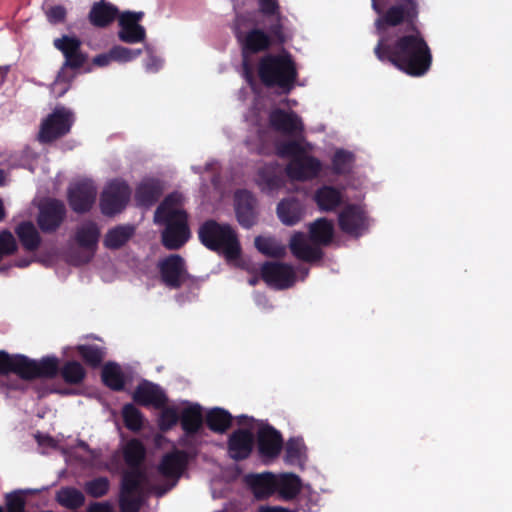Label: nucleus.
<instances>
[{"label": "nucleus", "mask_w": 512, "mask_h": 512, "mask_svg": "<svg viewBox=\"0 0 512 512\" xmlns=\"http://www.w3.org/2000/svg\"><path fill=\"white\" fill-rule=\"evenodd\" d=\"M381 1L373 0V9L378 13L375 21L379 41L375 54L380 61H389L398 69L411 76H422L430 68L432 55L422 35L416 29L397 36L396 27L412 23L417 11L413 0H400L385 11Z\"/></svg>", "instance_id": "1"}, {"label": "nucleus", "mask_w": 512, "mask_h": 512, "mask_svg": "<svg viewBox=\"0 0 512 512\" xmlns=\"http://www.w3.org/2000/svg\"><path fill=\"white\" fill-rule=\"evenodd\" d=\"M144 455L145 448L138 440L129 441L124 448L125 461L130 469L125 472L122 480L120 496L122 512H138L143 496L147 492L153 491L158 496H162L175 485L187 462L186 454L180 451H174L164 456L159 471L164 477L171 478L173 481L167 488L158 489L149 483L146 475L139 468Z\"/></svg>", "instance_id": "2"}, {"label": "nucleus", "mask_w": 512, "mask_h": 512, "mask_svg": "<svg viewBox=\"0 0 512 512\" xmlns=\"http://www.w3.org/2000/svg\"><path fill=\"white\" fill-rule=\"evenodd\" d=\"M154 219L156 223L166 224L162 240L168 249H178L189 239L190 231L181 194L169 195L157 209Z\"/></svg>", "instance_id": "3"}, {"label": "nucleus", "mask_w": 512, "mask_h": 512, "mask_svg": "<svg viewBox=\"0 0 512 512\" xmlns=\"http://www.w3.org/2000/svg\"><path fill=\"white\" fill-rule=\"evenodd\" d=\"M310 149L311 145L302 141H288L278 145V153L290 158L286 172L291 179L309 180L320 172L322 164L308 154Z\"/></svg>", "instance_id": "4"}, {"label": "nucleus", "mask_w": 512, "mask_h": 512, "mask_svg": "<svg viewBox=\"0 0 512 512\" xmlns=\"http://www.w3.org/2000/svg\"><path fill=\"white\" fill-rule=\"evenodd\" d=\"M311 237L304 233H295L290 240L289 246L293 255L303 261H316L321 257L319 248L327 244L333 236V225L326 219H318L310 226Z\"/></svg>", "instance_id": "5"}, {"label": "nucleus", "mask_w": 512, "mask_h": 512, "mask_svg": "<svg viewBox=\"0 0 512 512\" xmlns=\"http://www.w3.org/2000/svg\"><path fill=\"white\" fill-rule=\"evenodd\" d=\"M199 238L207 248L224 254L228 260L236 259L240 253L236 233L227 224L206 221L199 229Z\"/></svg>", "instance_id": "6"}, {"label": "nucleus", "mask_w": 512, "mask_h": 512, "mask_svg": "<svg viewBox=\"0 0 512 512\" xmlns=\"http://www.w3.org/2000/svg\"><path fill=\"white\" fill-rule=\"evenodd\" d=\"M259 76L266 85L278 86L284 92H288L293 87L296 69L286 53L267 55L259 64Z\"/></svg>", "instance_id": "7"}, {"label": "nucleus", "mask_w": 512, "mask_h": 512, "mask_svg": "<svg viewBox=\"0 0 512 512\" xmlns=\"http://www.w3.org/2000/svg\"><path fill=\"white\" fill-rule=\"evenodd\" d=\"M80 41L75 37L63 36L56 39L54 45L65 56V64L51 86L56 97H61L69 89L70 81L75 77V68L84 63V56L80 52Z\"/></svg>", "instance_id": "8"}, {"label": "nucleus", "mask_w": 512, "mask_h": 512, "mask_svg": "<svg viewBox=\"0 0 512 512\" xmlns=\"http://www.w3.org/2000/svg\"><path fill=\"white\" fill-rule=\"evenodd\" d=\"M181 425L185 431L182 445L190 448L202 442L203 412L199 404L187 401L180 402Z\"/></svg>", "instance_id": "9"}, {"label": "nucleus", "mask_w": 512, "mask_h": 512, "mask_svg": "<svg viewBox=\"0 0 512 512\" xmlns=\"http://www.w3.org/2000/svg\"><path fill=\"white\" fill-rule=\"evenodd\" d=\"M74 122L72 111L63 106L56 107L53 112L43 120L39 132L41 142H50L67 134Z\"/></svg>", "instance_id": "10"}, {"label": "nucleus", "mask_w": 512, "mask_h": 512, "mask_svg": "<svg viewBox=\"0 0 512 512\" xmlns=\"http://www.w3.org/2000/svg\"><path fill=\"white\" fill-rule=\"evenodd\" d=\"M244 21L245 19L243 17H237L235 22V34L238 40L243 44L244 48V77L247 80V82L252 84V71L249 66L246 54L248 51L257 52L262 49H265L269 45V39L267 35L259 29H253L248 33L243 31L241 29V23Z\"/></svg>", "instance_id": "11"}, {"label": "nucleus", "mask_w": 512, "mask_h": 512, "mask_svg": "<svg viewBox=\"0 0 512 512\" xmlns=\"http://www.w3.org/2000/svg\"><path fill=\"white\" fill-rule=\"evenodd\" d=\"M130 197L128 185L121 180L109 182L101 195L100 207L103 214L112 216L121 212Z\"/></svg>", "instance_id": "12"}, {"label": "nucleus", "mask_w": 512, "mask_h": 512, "mask_svg": "<svg viewBox=\"0 0 512 512\" xmlns=\"http://www.w3.org/2000/svg\"><path fill=\"white\" fill-rule=\"evenodd\" d=\"M15 373L22 378H34L36 376H54L58 371V361L54 357H47L40 362L32 361L25 356L16 355Z\"/></svg>", "instance_id": "13"}, {"label": "nucleus", "mask_w": 512, "mask_h": 512, "mask_svg": "<svg viewBox=\"0 0 512 512\" xmlns=\"http://www.w3.org/2000/svg\"><path fill=\"white\" fill-rule=\"evenodd\" d=\"M99 238V229L92 222L83 223L75 233V243L79 253L74 259L75 263L83 264L93 257Z\"/></svg>", "instance_id": "14"}, {"label": "nucleus", "mask_w": 512, "mask_h": 512, "mask_svg": "<svg viewBox=\"0 0 512 512\" xmlns=\"http://www.w3.org/2000/svg\"><path fill=\"white\" fill-rule=\"evenodd\" d=\"M143 12L126 11L118 15L120 30L118 37L129 44L141 43L146 38L145 28L139 24L143 18Z\"/></svg>", "instance_id": "15"}, {"label": "nucleus", "mask_w": 512, "mask_h": 512, "mask_svg": "<svg viewBox=\"0 0 512 512\" xmlns=\"http://www.w3.org/2000/svg\"><path fill=\"white\" fill-rule=\"evenodd\" d=\"M96 187L91 180L74 183L69 189V202L76 212H84L91 208L96 198Z\"/></svg>", "instance_id": "16"}, {"label": "nucleus", "mask_w": 512, "mask_h": 512, "mask_svg": "<svg viewBox=\"0 0 512 512\" xmlns=\"http://www.w3.org/2000/svg\"><path fill=\"white\" fill-rule=\"evenodd\" d=\"M64 216V204L55 199H48L40 207L38 224L44 232H51L60 226Z\"/></svg>", "instance_id": "17"}, {"label": "nucleus", "mask_w": 512, "mask_h": 512, "mask_svg": "<svg viewBox=\"0 0 512 512\" xmlns=\"http://www.w3.org/2000/svg\"><path fill=\"white\" fill-rule=\"evenodd\" d=\"M262 276L268 285L279 289L290 287L295 281L292 267L282 263L270 262L264 264Z\"/></svg>", "instance_id": "18"}, {"label": "nucleus", "mask_w": 512, "mask_h": 512, "mask_svg": "<svg viewBox=\"0 0 512 512\" xmlns=\"http://www.w3.org/2000/svg\"><path fill=\"white\" fill-rule=\"evenodd\" d=\"M163 282L170 287H178L186 279L187 273L183 259L178 255H171L159 263Z\"/></svg>", "instance_id": "19"}, {"label": "nucleus", "mask_w": 512, "mask_h": 512, "mask_svg": "<svg viewBox=\"0 0 512 512\" xmlns=\"http://www.w3.org/2000/svg\"><path fill=\"white\" fill-rule=\"evenodd\" d=\"M341 229L350 235L358 236L367 227L366 217L359 206H347L339 215Z\"/></svg>", "instance_id": "20"}, {"label": "nucleus", "mask_w": 512, "mask_h": 512, "mask_svg": "<svg viewBox=\"0 0 512 512\" xmlns=\"http://www.w3.org/2000/svg\"><path fill=\"white\" fill-rule=\"evenodd\" d=\"M271 126L284 134L296 135L303 128L300 118L293 112L274 109L269 114Z\"/></svg>", "instance_id": "21"}, {"label": "nucleus", "mask_w": 512, "mask_h": 512, "mask_svg": "<svg viewBox=\"0 0 512 512\" xmlns=\"http://www.w3.org/2000/svg\"><path fill=\"white\" fill-rule=\"evenodd\" d=\"M134 400L145 406L161 408L166 403V396L159 386L145 381L135 390Z\"/></svg>", "instance_id": "22"}, {"label": "nucleus", "mask_w": 512, "mask_h": 512, "mask_svg": "<svg viewBox=\"0 0 512 512\" xmlns=\"http://www.w3.org/2000/svg\"><path fill=\"white\" fill-rule=\"evenodd\" d=\"M236 214L240 224L246 228L255 223V199L248 191H239L235 196Z\"/></svg>", "instance_id": "23"}, {"label": "nucleus", "mask_w": 512, "mask_h": 512, "mask_svg": "<svg viewBox=\"0 0 512 512\" xmlns=\"http://www.w3.org/2000/svg\"><path fill=\"white\" fill-rule=\"evenodd\" d=\"M259 450L265 457L277 456L282 447L280 434L269 426H263L258 431Z\"/></svg>", "instance_id": "24"}, {"label": "nucleus", "mask_w": 512, "mask_h": 512, "mask_svg": "<svg viewBox=\"0 0 512 512\" xmlns=\"http://www.w3.org/2000/svg\"><path fill=\"white\" fill-rule=\"evenodd\" d=\"M254 435L249 430H238L232 434L229 441V454L233 459L246 458L253 446Z\"/></svg>", "instance_id": "25"}, {"label": "nucleus", "mask_w": 512, "mask_h": 512, "mask_svg": "<svg viewBox=\"0 0 512 512\" xmlns=\"http://www.w3.org/2000/svg\"><path fill=\"white\" fill-rule=\"evenodd\" d=\"M304 207L295 198L282 200L277 206V215L280 221L287 226L297 224L303 217Z\"/></svg>", "instance_id": "26"}, {"label": "nucleus", "mask_w": 512, "mask_h": 512, "mask_svg": "<svg viewBox=\"0 0 512 512\" xmlns=\"http://www.w3.org/2000/svg\"><path fill=\"white\" fill-rule=\"evenodd\" d=\"M163 184L155 178H146L138 186L136 199L140 205H151L161 194Z\"/></svg>", "instance_id": "27"}, {"label": "nucleus", "mask_w": 512, "mask_h": 512, "mask_svg": "<svg viewBox=\"0 0 512 512\" xmlns=\"http://www.w3.org/2000/svg\"><path fill=\"white\" fill-rule=\"evenodd\" d=\"M314 200L322 211H332L342 201V193L331 186H322L319 188L314 195Z\"/></svg>", "instance_id": "28"}, {"label": "nucleus", "mask_w": 512, "mask_h": 512, "mask_svg": "<svg viewBox=\"0 0 512 512\" xmlns=\"http://www.w3.org/2000/svg\"><path fill=\"white\" fill-rule=\"evenodd\" d=\"M276 492L284 499L294 498L300 491V479L290 473L275 475Z\"/></svg>", "instance_id": "29"}, {"label": "nucleus", "mask_w": 512, "mask_h": 512, "mask_svg": "<svg viewBox=\"0 0 512 512\" xmlns=\"http://www.w3.org/2000/svg\"><path fill=\"white\" fill-rule=\"evenodd\" d=\"M261 12L266 16L269 26L268 30L271 35L283 41L284 37L281 33V19L278 13V6L274 0H260Z\"/></svg>", "instance_id": "30"}, {"label": "nucleus", "mask_w": 512, "mask_h": 512, "mask_svg": "<svg viewBox=\"0 0 512 512\" xmlns=\"http://www.w3.org/2000/svg\"><path fill=\"white\" fill-rule=\"evenodd\" d=\"M249 483L258 498H264L276 492L275 474L253 475L250 477Z\"/></svg>", "instance_id": "31"}, {"label": "nucleus", "mask_w": 512, "mask_h": 512, "mask_svg": "<svg viewBox=\"0 0 512 512\" xmlns=\"http://www.w3.org/2000/svg\"><path fill=\"white\" fill-rule=\"evenodd\" d=\"M116 7L107 4V3H99L95 4L90 11V20L96 26H106L117 15Z\"/></svg>", "instance_id": "32"}, {"label": "nucleus", "mask_w": 512, "mask_h": 512, "mask_svg": "<svg viewBox=\"0 0 512 512\" xmlns=\"http://www.w3.org/2000/svg\"><path fill=\"white\" fill-rule=\"evenodd\" d=\"M16 233L25 249L36 250L40 244V236L35 226L30 222L21 223Z\"/></svg>", "instance_id": "33"}, {"label": "nucleus", "mask_w": 512, "mask_h": 512, "mask_svg": "<svg viewBox=\"0 0 512 512\" xmlns=\"http://www.w3.org/2000/svg\"><path fill=\"white\" fill-rule=\"evenodd\" d=\"M134 233V228L130 225L117 226L108 231L105 236V245L108 248L116 249L125 244Z\"/></svg>", "instance_id": "34"}, {"label": "nucleus", "mask_w": 512, "mask_h": 512, "mask_svg": "<svg viewBox=\"0 0 512 512\" xmlns=\"http://www.w3.org/2000/svg\"><path fill=\"white\" fill-rule=\"evenodd\" d=\"M206 422L211 430L224 432L230 426L231 415L221 408H213L207 412Z\"/></svg>", "instance_id": "35"}, {"label": "nucleus", "mask_w": 512, "mask_h": 512, "mask_svg": "<svg viewBox=\"0 0 512 512\" xmlns=\"http://www.w3.org/2000/svg\"><path fill=\"white\" fill-rule=\"evenodd\" d=\"M306 459V447L302 439H290L286 445L287 463L302 466Z\"/></svg>", "instance_id": "36"}, {"label": "nucleus", "mask_w": 512, "mask_h": 512, "mask_svg": "<svg viewBox=\"0 0 512 512\" xmlns=\"http://www.w3.org/2000/svg\"><path fill=\"white\" fill-rule=\"evenodd\" d=\"M255 246L261 253L271 257H281L286 251L285 245L272 237H257Z\"/></svg>", "instance_id": "37"}, {"label": "nucleus", "mask_w": 512, "mask_h": 512, "mask_svg": "<svg viewBox=\"0 0 512 512\" xmlns=\"http://www.w3.org/2000/svg\"><path fill=\"white\" fill-rule=\"evenodd\" d=\"M102 379L108 387L114 390H120L123 388L124 376L121 368L117 364H106L102 370Z\"/></svg>", "instance_id": "38"}, {"label": "nucleus", "mask_w": 512, "mask_h": 512, "mask_svg": "<svg viewBox=\"0 0 512 512\" xmlns=\"http://www.w3.org/2000/svg\"><path fill=\"white\" fill-rule=\"evenodd\" d=\"M58 502L68 508H77L84 503V495L75 488H63L57 493Z\"/></svg>", "instance_id": "39"}, {"label": "nucleus", "mask_w": 512, "mask_h": 512, "mask_svg": "<svg viewBox=\"0 0 512 512\" xmlns=\"http://www.w3.org/2000/svg\"><path fill=\"white\" fill-rule=\"evenodd\" d=\"M61 375L67 383L78 384L84 379L85 370L80 363L70 361L62 367Z\"/></svg>", "instance_id": "40"}, {"label": "nucleus", "mask_w": 512, "mask_h": 512, "mask_svg": "<svg viewBox=\"0 0 512 512\" xmlns=\"http://www.w3.org/2000/svg\"><path fill=\"white\" fill-rule=\"evenodd\" d=\"M122 415L128 429L137 431L143 426L142 414L134 405H125L122 410Z\"/></svg>", "instance_id": "41"}, {"label": "nucleus", "mask_w": 512, "mask_h": 512, "mask_svg": "<svg viewBox=\"0 0 512 512\" xmlns=\"http://www.w3.org/2000/svg\"><path fill=\"white\" fill-rule=\"evenodd\" d=\"M181 417L180 403L164 407L159 418V425L162 430H167L177 423Z\"/></svg>", "instance_id": "42"}, {"label": "nucleus", "mask_w": 512, "mask_h": 512, "mask_svg": "<svg viewBox=\"0 0 512 512\" xmlns=\"http://www.w3.org/2000/svg\"><path fill=\"white\" fill-rule=\"evenodd\" d=\"M353 154L345 150H337L333 160V169L336 173L342 174L350 171L353 164Z\"/></svg>", "instance_id": "43"}, {"label": "nucleus", "mask_w": 512, "mask_h": 512, "mask_svg": "<svg viewBox=\"0 0 512 512\" xmlns=\"http://www.w3.org/2000/svg\"><path fill=\"white\" fill-rule=\"evenodd\" d=\"M78 350L84 360L93 366L98 365L104 357L103 349L96 345H81Z\"/></svg>", "instance_id": "44"}, {"label": "nucleus", "mask_w": 512, "mask_h": 512, "mask_svg": "<svg viewBox=\"0 0 512 512\" xmlns=\"http://www.w3.org/2000/svg\"><path fill=\"white\" fill-rule=\"evenodd\" d=\"M142 54L141 49H130L123 46H114L111 49V56L113 61H117L120 63L130 62L136 59L138 56Z\"/></svg>", "instance_id": "45"}, {"label": "nucleus", "mask_w": 512, "mask_h": 512, "mask_svg": "<svg viewBox=\"0 0 512 512\" xmlns=\"http://www.w3.org/2000/svg\"><path fill=\"white\" fill-rule=\"evenodd\" d=\"M17 248V243L9 231H2L0 233V260L9 254H12Z\"/></svg>", "instance_id": "46"}, {"label": "nucleus", "mask_w": 512, "mask_h": 512, "mask_svg": "<svg viewBox=\"0 0 512 512\" xmlns=\"http://www.w3.org/2000/svg\"><path fill=\"white\" fill-rule=\"evenodd\" d=\"M109 483L106 478H97L86 483V492L93 497H101L108 491Z\"/></svg>", "instance_id": "47"}, {"label": "nucleus", "mask_w": 512, "mask_h": 512, "mask_svg": "<svg viewBox=\"0 0 512 512\" xmlns=\"http://www.w3.org/2000/svg\"><path fill=\"white\" fill-rule=\"evenodd\" d=\"M262 100L258 99L255 106L246 115V121L252 125L260 126L261 122L266 120L267 113L261 111Z\"/></svg>", "instance_id": "48"}, {"label": "nucleus", "mask_w": 512, "mask_h": 512, "mask_svg": "<svg viewBox=\"0 0 512 512\" xmlns=\"http://www.w3.org/2000/svg\"><path fill=\"white\" fill-rule=\"evenodd\" d=\"M24 498L19 493H11L6 496V506L8 512H25Z\"/></svg>", "instance_id": "49"}, {"label": "nucleus", "mask_w": 512, "mask_h": 512, "mask_svg": "<svg viewBox=\"0 0 512 512\" xmlns=\"http://www.w3.org/2000/svg\"><path fill=\"white\" fill-rule=\"evenodd\" d=\"M15 362H16V355L11 356L5 353L4 351H0V373H8V372H14L15 373Z\"/></svg>", "instance_id": "50"}, {"label": "nucleus", "mask_w": 512, "mask_h": 512, "mask_svg": "<svg viewBox=\"0 0 512 512\" xmlns=\"http://www.w3.org/2000/svg\"><path fill=\"white\" fill-rule=\"evenodd\" d=\"M257 181L263 190L272 191L278 187V179L274 175H266L264 171L259 173Z\"/></svg>", "instance_id": "51"}, {"label": "nucleus", "mask_w": 512, "mask_h": 512, "mask_svg": "<svg viewBox=\"0 0 512 512\" xmlns=\"http://www.w3.org/2000/svg\"><path fill=\"white\" fill-rule=\"evenodd\" d=\"M66 10L64 7L57 5L49 8L46 11L47 19L50 23H59L62 22L65 18Z\"/></svg>", "instance_id": "52"}, {"label": "nucleus", "mask_w": 512, "mask_h": 512, "mask_svg": "<svg viewBox=\"0 0 512 512\" xmlns=\"http://www.w3.org/2000/svg\"><path fill=\"white\" fill-rule=\"evenodd\" d=\"M161 65H162L161 59H159L155 56H150L145 63V68L147 71L155 72L161 67Z\"/></svg>", "instance_id": "53"}, {"label": "nucleus", "mask_w": 512, "mask_h": 512, "mask_svg": "<svg viewBox=\"0 0 512 512\" xmlns=\"http://www.w3.org/2000/svg\"><path fill=\"white\" fill-rule=\"evenodd\" d=\"M111 61H113L112 56H111V50L107 54H102V55L96 56L93 60L94 64H96L98 66H106Z\"/></svg>", "instance_id": "54"}, {"label": "nucleus", "mask_w": 512, "mask_h": 512, "mask_svg": "<svg viewBox=\"0 0 512 512\" xmlns=\"http://www.w3.org/2000/svg\"><path fill=\"white\" fill-rule=\"evenodd\" d=\"M88 512H112L108 503H95L89 507Z\"/></svg>", "instance_id": "55"}, {"label": "nucleus", "mask_w": 512, "mask_h": 512, "mask_svg": "<svg viewBox=\"0 0 512 512\" xmlns=\"http://www.w3.org/2000/svg\"><path fill=\"white\" fill-rule=\"evenodd\" d=\"M37 441L40 446H55V441L49 436H37Z\"/></svg>", "instance_id": "56"}, {"label": "nucleus", "mask_w": 512, "mask_h": 512, "mask_svg": "<svg viewBox=\"0 0 512 512\" xmlns=\"http://www.w3.org/2000/svg\"><path fill=\"white\" fill-rule=\"evenodd\" d=\"M259 512H289L288 510L280 507H261Z\"/></svg>", "instance_id": "57"}, {"label": "nucleus", "mask_w": 512, "mask_h": 512, "mask_svg": "<svg viewBox=\"0 0 512 512\" xmlns=\"http://www.w3.org/2000/svg\"><path fill=\"white\" fill-rule=\"evenodd\" d=\"M4 216H5V210H4L3 202L0 199V221L3 220Z\"/></svg>", "instance_id": "58"}, {"label": "nucleus", "mask_w": 512, "mask_h": 512, "mask_svg": "<svg viewBox=\"0 0 512 512\" xmlns=\"http://www.w3.org/2000/svg\"><path fill=\"white\" fill-rule=\"evenodd\" d=\"M5 179H6V176H5L4 171L0 169V186L5 183Z\"/></svg>", "instance_id": "59"}, {"label": "nucleus", "mask_w": 512, "mask_h": 512, "mask_svg": "<svg viewBox=\"0 0 512 512\" xmlns=\"http://www.w3.org/2000/svg\"><path fill=\"white\" fill-rule=\"evenodd\" d=\"M29 263H30V261H28V260H23V261L18 262V263H17V266H19V267H26V266H28V265H29Z\"/></svg>", "instance_id": "60"}, {"label": "nucleus", "mask_w": 512, "mask_h": 512, "mask_svg": "<svg viewBox=\"0 0 512 512\" xmlns=\"http://www.w3.org/2000/svg\"><path fill=\"white\" fill-rule=\"evenodd\" d=\"M242 17L245 19V21L241 23V29L244 31L243 28L244 27L249 28V25H246V23L248 22V19L244 16H242Z\"/></svg>", "instance_id": "61"}, {"label": "nucleus", "mask_w": 512, "mask_h": 512, "mask_svg": "<svg viewBox=\"0 0 512 512\" xmlns=\"http://www.w3.org/2000/svg\"><path fill=\"white\" fill-rule=\"evenodd\" d=\"M286 102H287L288 104H290V103H292L293 105H295V104H296V101H290V100H287Z\"/></svg>", "instance_id": "62"}, {"label": "nucleus", "mask_w": 512, "mask_h": 512, "mask_svg": "<svg viewBox=\"0 0 512 512\" xmlns=\"http://www.w3.org/2000/svg\"><path fill=\"white\" fill-rule=\"evenodd\" d=\"M256 283V280H250V284L254 285Z\"/></svg>", "instance_id": "63"}, {"label": "nucleus", "mask_w": 512, "mask_h": 512, "mask_svg": "<svg viewBox=\"0 0 512 512\" xmlns=\"http://www.w3.org/2000/svg\"><path fill=\"white\" fill-rule=\"evenodd\" d=\"M81 447H83L84 449H86V445L84 443H81Z\"/></svg>", "instance_id": "64"}]
</instances>
